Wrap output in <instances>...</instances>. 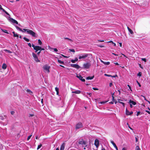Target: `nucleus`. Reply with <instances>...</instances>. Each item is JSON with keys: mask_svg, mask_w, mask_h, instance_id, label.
<instances>
[{"mask_svg": "<svg viewBox=\"0 0 150 150\" xmlns=\"http://www.w3.org/2000/svg\"><path fill=\"white\" fill-rule=\"evenodd\" d=\"M69 50L70 52H75V50L74 49H69Z\"/></svg>", "mask_w": 150, "mask_h": 150, "instance_id": "473e14b6", "label": "nucleus"}, {"mask_svg": "<svg viewBox=\"0 0 150 150\" xmlns=\"http://www.w3.org/2000/svg\"><path fill=\"white\" fill-rule=\"evenodd\" d=\"M12 33L13 34V36L14 37H18V35L16 33H15L14 32H13Z\"/></svg>", "mask_w": 150, "mask_h": 150, "instance_id": "4be33fe9", "label": "nucleus"}, {"mask_svg": "<svg viewBox=\"0 0 150 150\" xmlns=\"http://www.w3.org/2000/svg\"><path fill=\"white\" fill-rule=\"evenodd\" d=\"M41 52V51L40 50V51L38 52L37 53V54L38 55H39Z\"/></svg>", "mask_w": 150, "mask_h": 150, "instance_id": "69168bd1", "label": "nucleus"}, {"mask_svg": "<svg viewBox=\"0 0 150 150\" xmlns=\"http://www.w3.org/2000/svg\"><path fill=\"white\" fill-rule=\"evenodd\" d=\"M42 146V144H40L39 145H38V148H37V149L38 150L40 148H41V147Z\"/></svg>", "mask_w": 150, "mask_h": 150, "instance_id": "7c9ffc66", "label": "nucleus"}, {"mask_svg": "<svg viewBox=\"0 0 150 150\" xmlns=\"http://www.w3.org/2000/svg\"><path fill=\"white\" fill-rule=\"evenodd\" d=\"M32 46L33 47L34 50H35V52H37L38 51L40 50V47L38 46H35L33 44L32 45Z\"/></svg>", "mask_w": 150, "mask_h": 150, "instance_id": "0eeeda50", "label": "nucleus"}, {"mask_svg": "<svg viewBox=\"0 0 150 150\" xmlns=\"http://www.w3.org/2000/svg\"><path fill=\"white\" fill-rule=\"evenodd\" d=\"M17 30H19V31H21L23 32V30L21 28H20L19 27L18 28Z\"/></svg>", "mask_w": 150, "mask_h": 150, "instance_id": "a19ab883", "label": "nucleus"}, {"mask_svg": "<svg viewBox=\"0 0 150 150\" xmlns=\"http://www.w3.org/2000/svg\"><path fill=\"white\" fill-rule=\"evenodd\" d=\"M94 144L97 148H98L99 145V141L97 139H96L95 140Z\"/></svg>", "mask_w": 150, "mask_h": 150, "instance_id": "9b49d317", "label": "nucleus"}, {"mask_svg": "<svg viewBox=\"0 0 150 150\" xmlns=\"http://www.w3.org/2000/svg\"><path fill=\"white\" fill-rule=\"evenodd\" d=\"M87 94L89 95L90 97H91L92 95V93H87Z\"/></svg>", "mask_w": 150, "mask_h": 150, "instance_id": "de8ad7c7", "label": "nucleus"}, {"mask_svg": "<svg viewBox=\"0 0 150 150\" xmlns=\"http://www.w3.org/2000/svg\"><path fill=\"white\" fill-rule=\"evenodd\" d=\"M142 75V73L141 72H139L138 74H137V76H141Z\"/></svg>", "mask_w": 150, "mask_h": 150, "instance_id": "c9c22d12", "label": "nucleus"}, {"mask_svg": "<svg viewBox=\"0 0 150 150\" xmlns=\"http://www.w3.org/2000/svg\"><path fill=\"white\" fill-rule=\"evenodd\" d=\"M112 54H114V55H115V56H118V54H115L114 53H112Z\"/></svg>", "mask_w": 150, "mask_h": 150, "instance_id": "4d7b16f0", "label": "nucleus"}, {"mask_svg": "<svg viewBox=\"0 0 150 150\" xmlns=\"http://www.w3.org/2000/svg\"><path fill=\"white\" fill-rule=\"evenodd\" d=\"M83 127V125L81 123L79 122L78 124H77L76 126V130H77V129H81Z\"/></svg>", "mask_w": 150, "mask_h": 150, "instance_id": "423d86ee", "label": "nucleus"}, {"mask_svg": "<svg viewBox=\"0 0 150 150\" xmlns=\"http://www.w3.org/2000/svg\"><path fill=\"white\" fill-rule=\"evenodd\" d=\"M28 29L23 28V29L22 30H23V32H26V33H27V31H28Z\"/></svg>", "mask_w": 150, "mask_h": 150, "instance_id": "c756f323", "label": "nucleus"}, {"mask_svg": "<svg viewBox=\"0 0 150 150\" xmlns=\"http://www.w3.org/2000/svg\"><path fill=\"white\" fill-rule=\"evenodd\" d=\"M4 51L5 52H7L8 53H12V52L11 51L9 50H4Z\"/></svg>", "mask_w": 150, "mask_h": 150, "instance_id": "aec40b11", "label": "nucleus"}, {"mask_svg": "<svg viewBox=\"0 0 150 150\" xmlns=\"http://www.w3.org/2000/svg\"><path fill=\"white\" fill-rule=\"evenodd\" d=\"M38 43L39 45H41L42 44V42L40 39H38Z\"/></svg>", "mask_w": 150, "mask_h": 150, "instance_id": "cd10ccee", "label": "nucleus"}, {"mask_svg": "<svg viewBox=\"0 0 150 150\" xmlns=\"http://www.w3.org/2000/svg\"><path fill=\"white\" fill-rule=\"evenodd\" d=\"M107 102V101H102V102H100V103H99L100 104H104L105 103H106Z\"/></svg>", "mask_w": 150, "mask_h": 150, "instance_id": "49530a36", "label": "nucleus"}, {"mask_svg": "<svg viewBox=\"0 0 150 150\" xmlns=\"http://www.w3.org/2000/svg\"><path fill=\"white\" fill-rule=\"evenodd\" d=\"M26 91L28 93H29L30 94H31L32 93V92L29 89H27Z\"/></svg>", "mask_w": 150, "mask_h": 150, "instance_id": "5701e85b", "label": "nucleus"}, {"mask_svg": "<svg viewBox=\"0 0 150 150\" xmlns=\"http://www.w3.org/2000/svg\"><path fill=\"white\" fill-rule=\"evenodd\" d=\"M78 60V59L76 57L75 58V59L74 60V59H72L71 60V62L72 63H75Z\"/></svg>", "mask_w": 150, "mask_h": 150, "instance_id": "f3484780", "label": "nucleus"}, {"mask_svg": "<svg viewBox=\"0 0 150 150\" xmlns=\"http://www.w3.org/2000/svg\"><path fill=\"white\" fill-rule=\"evenodd\" d=\"M91 66V64L89 62H87L83 64V66L84 68L88 69Z\"/></svg>", "mask_w": 150, "mask_h": 150, "instance_id": "39448f33", "label": "nucleus"}, {"mask_svg": "<svg viewBox=\"0 0 150 150\" xmlns=\"http://www.w3.org/2000/svg\"><path fill=\"white\" fill-rule=\"evenodd\" d=\"M133 113V112L131 111V112H129V111L126 109V114L127 115H130L132 114Z\"/></svg>", "mask_w": 150, "mask_h": 150, "instance_id": "f8f14e48", "label": "nucleus"}, {"mask_svg": "<svg viewBox=\"0 0 150 150\" xmlns=\"http://www.w3.org/2000/svg\"><path fill=\"white\" fill-rule=\"evenodd\" d=\"M140 148L138 146H137L136 147L135 150H139Z\"/></svg>", "mask_w": 150, "mask_h": 150, "instance_id": "f704fd0d", "label": "nucleus"}, {"mask_svg": "<svg viewBox=\"0 0 150 150\" xmlns=\"http://www.w3.org/2000/svg\"><path fill=\"white\" fill-rule=\"evenodd\" d=\"M76 77L82 81L84 82L85 81V79H83V77L80 75H77Z\"/></svg>", "mask_w": 150, "mask_h": 150, "instance_id": "9d476101", "label": "nucleus"}, {"mask_svg": "<svg viewBox=\"0 0 150 150\" xmlns=\"http://www.w3.org/2000/svg\"><path fill=\"white\" fill-rule=\"evenodd\" d=\"M32 135H29V136L28 137V138H27V140H29V139L31 137V136H32Z\"/></svg>", "mask_w": 150, "mask_h": 150, "instance_id": "e433bc0d", "label": "nucleus"}, {"mask_svg": "<svg viewBox=\"0 0 150 150\" xmlns=\"http://www.w3.org/2000/svg\"><path fill=\"white\" fill-rule=\"evenodd\" d=\"M104 64L105 65H108L110 64V62H104Z\"/></svg>", "mask_w": 150, "mask_h": 150, "instance_id": "bb28decb", "label": "nucleus"}, {"mask_svg": "<svg viewBox=\"0 0 150 150\" xmlns=\"http://www.w3.org/2000/svg\"><path fill=\"white\" fill-rule=\"evenodd\" d=\"M34 116V115L33 114H30L29 115V117H32Z\"/></svg>", "mask_w": 150, "mask_h": 150, "instance_id": "864d4df0", "label": "nucleus"}, {"mask_svg": "<svg viewBox=\"0 0 150 150\" xmlns=\"http://www.w3.org/2000/svg\"><path fill=\"white\" fill-rule=\"evenodd\" d=\"M28 46H29V47H31V43H28Z\"/></svg>", "mask_w": 150, "mask_h": 150, "instance_id": "680f3d73", "label": "nucleus"}, {"mask_svg": "<svg viewBox=\"0 0 150 150\" xmlns=\"http://www.w3.org/2000/svg\"><path fill=\"white\" fill-rule=\"evenodd\" d=\"M113 146L115 148V149H116V150H118L117 147V146H116V144H115V145Z\"/></svg>", "mask_w": 150, "mask_h": 150, "instance_id": "79ce46f5", "label": "nucleus"}, {"mask_svg": "<svg viewBox=\"0 0 150 150\" xmlns=\"http://www.w3.org/2000/svg\"><path fill=\"white\" fill-rule=\"evenodd\" d=\"M137 83H138V84L139 85V87H141V85L137 81Z\"/></svg>", "mask_w": 150, "mask_h": 150, "instance_id": "e2e57ef3", "label": "nucleus"}, {"mask_svg": "<svg viewBox=\"0 0 150 150\" xmlns=\"http://www.w3.org/2000/svg\"><path fill=\"white\" fill-rule=\"evenodd\" d=\"M2 31L4 33H7V34L8 33L7 32V30H2Z\"/></svg>", "mask_w": 150, "mask_h": 150, "instance_id": "ea45409f", "label": "nucleus"}, {"mask_svg": "<svg viewBox=\"0 0 150 150\" xmlns=\"http://www.w3.org/2000/svg\"><path fill=\"white\" fill-rule=\"evenodd\" d=\"M110 142L113 145V146H114L115 144L114 143V142L112 141H111Z\"/></svg>", "mask_w": 150, "mask_h": 150, "instance_id": "58836bf2", "label": "nucleus"}, {"mask_svg": "<svg viewBox=\"0 0 150 150\" xmlns=\"http://www.w3.org/2000/svg\"><path fill=\"white\" fill-rule=\"evenodd\" d=\"M55 91H56V92L59 91V88H58L56 87L55 88Z\"/></svg>", "mask_w": 150, "mask_h": 150, "instance_id": "c03bdc74", "label": "nucleus"}, {"mask_svg": "<svg viewBox=\"0 0 150 150\" xmlns=\"http://www.w3.org/2000/svg\"><path fill=\"white\" fill-rule=\"evenodd\" d=\"M50 67L48 65L46 64L43 66V68L45 72L49 73L50 72Z\"/></svg>", "mask_w": 150, "mask_h": 150, "instance_id": "f03ea898", "label": "nucleus"}, {"mask_svg": "<svg viewBox=\"0 0 150 150\" xmlns=\"http://www.w3.org/2000/svg\"><path fill=\"white\" fill-rule=\"evenodd\" d=\"M1 10H2V11H4V12L6 14H7L8 15H9V13L8 12H7L6 11H5V10L3 8Z\"/></svg>", "mask_w": 150, "mask_h": 150, "instance_id": "b1692460", "label": "nucleus"}, {"mask_svg": "<svg viewBox=\"0 0 150 150\" xmlns=\"http://www.w3.org/2000/svg\"><path fill=\"white\" fill-rule=\"evenodd\" d=\"M115 100L114 99V97L113 96H112V101H114Z\"/></svg>", "mask_w": 150, "mask_h": 150, "instance_id": "13d9d810", "label": "nucleus"}, {"mask_svg": "<svg viewBox=\"0 0 150 150\" xmlns=\"http://www.w3.org/2000/svg\"><path fill=\"white\" fill-rule=\"evenodd\" d=\"M9 20L13 24L15 23V22H16V20L12 18H10Z\"/></svg>", "mask_w": 150, "mask_h": 150, "instance_id": "ddd939ff", "label": "nucleus"}, {"mask_svg": "<svg viewBox=\"0 0 150 150\" xmlns=\"http://www.w3.org/2000/svg\"><path fill=\"white\" fill-rule=\"evenodd\" d=\"M58 62L59 63L61 64H64V62L63 61H61V60H58Z\"/></svg>", "mask_w": 150, "mask_h": 150, "instance_id": "393cba45", "label": "nucleus"}, {"mask_svg": "<svg viewBox=\"0 0 150 150\" xmlns=\"http://www.w3.org/2000/svg\"><path fill=\"white\" fill-rule=\"evenodd\" d=\"M15 113V112L13 111H11V113L12 115H13Z\"/></svg>", "mask_w": 150, "mask_h": 150, "instance_id": "37998d69", "label": "nucleus"}, {"mask_svg": "<svg viewBox=\"0 0 150 150\" xmlns=\"http://www.w3.org/2000/svg\"><path fill=\"white\" fill-rule=\"evenodd\" d=\"M65 144L63 143L61 146L60 150H64V149Z\"/></svg>", "mask_w": 150, "mask_h": 150, "instance_id": "dca6fc26", "label": "nucleus"}, {"mask_svg": "<svg viewBox=\"0 0 150 150\" xmlns=\"http://www.w3.org/2000/svg\"><path fill=\"white\" fill-rule=\"evenodd\" d=\"M71 67L75 68L77 69L80 68V67L77 64H71Z\"/></svg>", "mask_w": 150, "mask_h": 150, "instance_id": "1a4fd4ad", "label": "nucleus"}, {"mask_svg": "<svg viewBox=\"0 0 150 150\" xmlns=\"http://www.w3.org/2000/svg\"><path fill=\"white\" fill-rule=\"evenodd\" d=\"M127 86L129 87V89H130V91H132V90L131 89V87L129 85H128Z\"/></svg>", "mask_w": 150, "mask_h": 150, "instance_id": "3c124183", "label": "nucleus"}, {"mask_svg": "<svg viewBox=\"0 0 150 150\" xmlns=\"http://www.w3.org/2000/svg\"><path fill=\"white\" fill-rule=\"evenodd\" d=\"M28 34H29L32 35L33 37H36V34L32 30L28 29V30L27 31Z\"/></svg>", "mask_w": 150, "mask_h": 150, "instance_id": "7ed1b4c3", "label": "nucleus"}, {"mask_svg": "<svg viewBox=\"0 0 150 150\" xmlns=\"http://www.w3.org/2000/svg\"><path fill=\"white\" fill-rule=\"evenodd\" d=\"M94 77V76H93L92 77L88 76L86 78V79L88 80H91L93 79Z\"/></svg>", "mask_w": 150, "mask_h": 150, "instance_id": "412c9836", "label": "nucleus"}, {"mask_svg": "<svg viewBox=\"0 0 150 150\" xmlns=\"http://www.w3.org/2000/svg\"><path fill=\"white\" fill-rule=\"evenodd\" d=\"M40 51H41L42 50H45L44 48H41V47H40Z\"/></svg>", "mask_w": 150, "mask_h": 150, "instance_id": "bf43d9fd", "label": "nucleus"}, {"mask_svg": "<svg viewBox=\"0 0 150 150\" xmlns=\"http://www.w3.org/2000/svg\"><path fill=\"white\" fill-rule=\"evenodd\" d=\"M50 49H53L54 51L55 52H57L58 51V50L57 49V48H50Z\"/></svg>", "mask_w": 150, "mask_h": 150, "instance_id": "2f4dec72", "label": "nucleus"}, {"mask_svg": "<svg viewBox=\"0 0 150 150\" xmlns=\"http://www.w3.org/2000/svg\"><path fill=\"white\" fill-rule=\"evenodd\" d=\"M93 89L94 90H98V88H93Z\"/></svg>", "mask_w": 150, "mask_h": 150, "instance_id": "8fccbe9b", "label": "nucleus"}, {"mask_svg": "<svg viewBox=\"0 0 150 150\" xmlns=\"http://www.w3.org/2000/svg\"><path fill=\"white\" fill-rule=\"evenodd\" d=\"M142 97H143L144 98V100H146V101H147V100H147L146 99V98H145V96H142Z\"/></svg>", "mask_w": 150, "mask_h": 150, "instance_id": "052dcab7", "label": "nucleus"}, {"mask_svg": "<svg viewBox=\"0 0 150 150\" xmlns=\"http://www.w3.org/2000/svg\"><path fill=\"white\" fill-rule=\"evenodd\" d=\"M129 104H131L132 105V104L134 105H135L136 104V103L134 101H133L132 100H129Z\"/></svg>", "mask_w": 150, "mask_h": 150, "instance_id": "2eb2a0df", "label": "nucleus"}, {"mask_svg": "<svg viewBox=\"0 0 150 150\" xmlns=\"http://www.w3.org/2000/svg\"><path fill=\"white\" fill-rule=\"evenodd\" d=\"M112 85V83H110L109 84V86L110 87H111Z\"/></svg>", "mask_w": 150, "mask_h": 150, "instance_id": "5fc2aeb1", "label": "nucleus"}, {"mask_svg": "<svg viewBox=\"0 0 150 150\" xmlns=\"http://www.w3.org/2000/svg\"><path fill=\"white\" fill-rule=\"evenodd\" d=\"M6 65L5 63L3 64L2 66V68L4 69H5L6 68Z\"/></svg>", "mask_w": 150, "mask_h": 150, "instance_id": "a211bd4d", "label": "nucleus"}, {"mask_svg": "<svg viewBox=\"0 0 150 150\" xmlns=\"http://www.w3.org/2000/svg\"><path fill=\"white\" fill-rule=\"evenodd\" d=\"M15 23L16 24H18V23L16 21V22H15Z\"/></svg>", "mask_w": 150, "mask_h": 150, "instance_id": "774afa93", "label": "nucleus"}, {"mask_svg": "<svg viewBox=\"0 0 150 150\" xmlns=\"http://www.w3.org/2000/svg\"><path fill=\"white\" fill-rule=\"evenodd\" d=\"M4 117L2 116H0V119H1V120H3L4 119Z\"/></svg>", "mask_w": 150, "mask_h": 150, "instance_id": "a18cd8bd", "label": "nucleus"}, {"mask_svg": "<svg viewBox=\"0 0 150 150\" xmlns=\"http://www.w3.org/2000/svg\"><path fill=\"white\" fill-rule=\"evenodd\" d=\"M64 39H65L68 40L70 41L71 42H73V40H71V39H69V38H64Z\"/></svg>", "mask_w": 150, "mask_h": 150, "instance_id": "c85d7f7f", "label": "nucleus"}, {"mask_svg": "<svg viewBox=\"0 0 150 150\" xmlns=\"http://www.w3.org/2000/svg\"><path fill=\"white\" fill-rule=\"evenodd\" d=\"M142 61H144V62H146V59L145 58H142Z\"/></svg>", "mask_w": 150, "mask_h": 150, "instance_id": "09e8293b", "label": "nucleus"}, {"mask_svg": "<svg viewBox=\"0 0 150 150\" xmlns=\"http://www.w3.org/2000/svg\"><path fill=\"white\" fill-rule=\"evenodd\" d=\"M146 112H147L148 113L150 114V112L149 111H147V110H146Z\"/></svg>", "mask_w": 150, "mask_h": 150, "instance_id": "0e129e2a", "label": "nucleus"}, {"mask_svg": "<svg viewBox=\"0 0 150 150\" xmlns=\"http://www.w3.org/2000/svg\"><path fill=\"white\" fill-rule=\"evenodd\" d=\"M32 54L34 58V60L36 62H40V60H39L38 59V57L36 54H35L33 52L32 53Z\"/></svg>", "mask_w": 150, "mask_h": 150, "instance_id": "6e6552de", "label": "nucleus"}, {"mask_svg": "<svg viewBox=\"0 0 150 150\" xmlns=\"http://www.w3.org/2000/svg\"><path fill=\"white\" fill-rule=\"evenodd\" d=\"M91 55L89 54L82 53L81 54L79 55V59L83 60L86 59L88 57L90 56H91Z\"/></svg>", "mask_w": 150, "mask_h": 150, "instance_id": "f257e3e1", "label": "nucleus"}, {"mask_svg": "<svg viewBox=\"0 0 150 150\" xmlns=\"http://www.w3.org/2000/svg\"><path fill=\"white\" fill-rule=\"evenodd\" d=\"M140 112H139V111L137 113V116H138L140 114Z\"/></svg>", "mask_w": 150, "mask_h": 150, "instance_id": "603ef678", "label": "nucleus"}, {"mask_svg": "<svg viewBox=\"0 0 150 150\" xmlns=\"http://www.w3.org/2000/svg\"><path fill=\"white\" fill-rule=\"evenodd\" d=\"M135 139H136V142H137L138 141L137 138V137H135Z\"/></svg>", "mask_w": 150, "mask_h": 150, "instance_id": "6e6d98bb", "label": "nucleus"}, {"mask_svg": "<svg viewBox=\"0 0 150 150\" xmlns=\"http://www.w3.org/2000/svg\"><path fill=\"white\" fill-rule=\"evenodd\" d=\"M127 29L130 32V33L131 34H133V31L131 30L128 27H127Z\"/></svg>", "mask_w": 150, "mask_h": 150, "instance_id": "6ab92c4d", "label": "nucleus"}, {"mask_svg": "<svg viewBox=\"0 0 150 150\" xmlns=\"http://www.w3.org/2000/svg\"><path fill=\"white\" fill-rule=\"evenodd\" d=\"M23 39L25 41L28 42L29 41V40L28 38H27L25 37H24Z\"/></svg>", "mask_w": 150, "mask_h": 150, "instance_id": "a878e982", "label": "nucleus"}, {"mask_svg": "<svg viewBox=\"0 0 150 150\" xmlns=\"http://www.w3.org/2000/svg\"><path fill=\"white\" fill-rule=\"evenodd\" d=\"M122 150H127V149L125 148L124 147L122 149Z\"/></svg>", "mask_w": 150, "mask_h": 150, "instance_id": "338daca9", "label": "nucleus"}, {"mask_svg": "<svg viewBox=\"0 0 150 150\" xmlns=\"http://www.w3.org/2000/svg\"><path fill=\"white\" fill-rule=\"evenodd\" d=\"M72 93H75L76 94H80L81 93V91H80L79 90H77L75 91H72Z\"/></svg>", "mask_w": 150, "mask_h": 150, "instance_id": "4468645a", "label": "nucleus"}, {"mask_svg": "<svg viewBox=\"0 0 150 150\" xmlns=\"http://www.w3.org/2000/svg\"><path fill=\"white\" fill-rule=\"evenodd\" d=\"M118 102L119 103H120L122 104L123 106H125V103L122 102L118 101Z\"/></svg>", "mask_w": 150, "mask_h": 150, "instance_id": "72a5a7b5", "label": "nucleus"}, {"mask_svg": "<svg viewBox=\"0 0 150 150\" xmlns=\"http://www.w3.org/2000/svg\"><path fill=\"white\" fill-rule=\"evenodd\" d=\"M79 144L81 145L83 147L87 146V142L82 139L79 140Z\"/></svg>", "mask_w": 150, "mask_h": 150, "instance_id": "20e7f679", "label": "nucleus"}, {"mask_svg": "<svg viewBox=\"0 0 150 150\" xmlns=\"http://www.w3.org/2000/svg\"><path fill=\"white\" fill-rule=\"evenodd\" d=\"M104 75L105 76H108V77H111L112 76V75H110L107 74H104Z\"/></svg>", "mask_w": 150, "mask_h": 150, "instance_id": "4c0bfd02", "label": "nucleus"}]
</instances>
